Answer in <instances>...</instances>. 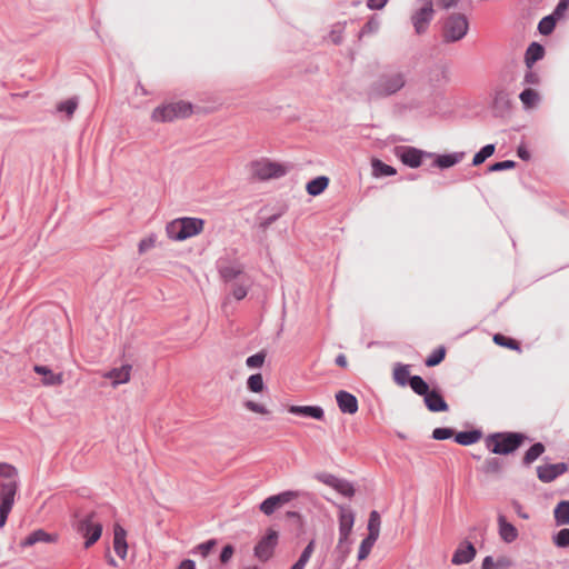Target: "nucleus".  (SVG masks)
<instances>
[{"instance_id": "1", "label": "nucleus", "mask_w": 569, "mask_h": 569, "mask_svg": "<svg viewBox=\"0 0 569 569\" xmlns=\"http://www.w3.org/2000/svg\"><path fill=\"white\" fill-rule=\"evenodd\" d=\"M408 81V71L397 66L385 67L366 89L368 100L386 99L401 91Z\"/></svg>"}, {"instance_id": "2", "label": "nucleus", "mask_w": 569, "mask_h": 569, "mask_svg": "<svg viewBox=\"0 0 569 569\" xmlns=\"http://www.w3.org/2000/svg\"><path fill=\"white\" fill-rule=\"evenodd\" d=\"M72 528L84 538V548L87 549L93 546L102 535V523L97 519L94 511L88 513L74 512Z\"/></svg>"}, {"instance_id": "3", "label": "nucleus", "mask_w": 569, "mask_h": 569, "mask_svg": "<svg viewBox=\"0 0 569 569\" xmlns=\"http://www.w3.org/2000/svg\"><path fill=\"white\" fill-rule=\"evenodd\" d=\"M526 439L520 432H496L486 439L488 449L495 455H509L516 451Z\"/></svg>"}, {"instance_id": "4", "label": "nucleus", "mask_w": 569, "mask_h": 569, "mask_svg": "<svg viewBox=\"0 0 569 569\" xmlns=\"http://www.w3.org/2000/svg\"><path fill=\"white\" fill-rule=\"evenodd\" d=\"M469 30V22L465 14L452 13L443 22L442 41L445 43L458 42L465 38Z\"/></svg>"}, {"instance_id": "5", "label": "nucleus", "mask_w": 569, "mask_h": 569, "mask_svg": "<svg viewBox=\"0 0 569 569\" xmlns=\"http://www.w3.org/2000/svg\"><path fill=\"white\" fill-rule=\"evenodd\" d=\"M192 112V106L184 101L171 102L157 107L151 114L156 122H170L179 118H186Z\"/></svg>"}, {"instance_id": "6", "label": "nucleus", "mask_w": 569, "mask_h": 569, "mask_svg": "<svg viewBox=\"0 0 569 569\" xmlns=\"http://www.w3.org/2000/svg\"><path fill=\"white\" fill-rule=\"evenodd\" d=\"M433 17L435 9L432 0H416V8L410 17L415 32L417 34L426 33Z\"/></svg>"}, {"instance_id": "7", "label": "nucleus", "mask_w": 569, "mask_h": 569, "mask_svg": "<svg viewBox=\"0 0 569 569\" xmlns=\"http://www.w3.org/2000/svg\"><path fill=\"white\" fill-rule=\"evenodd\" d=\"M251 173L259 180H269L283 177L287 169L280 163L262 159L251 162Z\"/></svg>"}, {"instance_id": "8", "label": "nucleus", "mask_w": 569, "mask_h": 569, "mask_svg": "<svg viewBox=\"0 0 569 569\" xmlns=\"http://www.w3.org/2000/svg\"><path fill=\"white\" fill-rule=\"evenodd\" d=\"M278 531H276L272 528H269L266 535L254 546V557L262 562L268 561L273 555L274 548L277 547L278 543Z\"/></svg>"}, {"instance_id": "9", "label": "nucleus", "mask_w": 569, "mask_h": 569, "mask_svg": "<svg viewBox=\"0 0 569 569\" xmlns=\"http://www.w3.org/2000/svg\"><path fill=\"white\" fill-rule=\"evenodd\" d=\"M298 497L297 491L287 490L278 495L266 498L259 506V509L266 516H271L278 508L290 502L292 499Z\"/></svg>"}, {"instance_id": "10", "label": "nucleus", "mask_w": 569, "mask_h": 569, "mask_svg": "<svg viewBox=\"0 0 569 569\" xmlns=\"http://www.w3.org/2000/svg\"><path fill=\"white\" fill-rule=\"evenodd\" d=\"M355 525V512L350 508L340 507L339 513V541L338 549H342V542L348 541Z\"/></svg>"}, {"instance_id": "11", "label": "nucleus", "mask_w": 569, "mask_h": 569, "mask_svg": "<svg viewBox=\"0 0 569 569\" xmlns=\"http://www.w3.org/2000/svg\"><path fill=\"white\" fill-rule=\"evenodd\" d=\"M396 156L401 160V162L410 168H418L425 156H431V153H427L413 147H398L396 148Z\"/></svg>"}, {"instance_id": "12", "label": "nucleus", "mask_w": 569, "mask_h": 569, "mask_svg": "<svg viewBox=\"0 0 569 569\" xmlns=\"http://www.w3.org/2000/svg\"><path fill=\"white\" fill-rule=\"evenodd\" d=\"M567 470L568 465L566 462L547 463L537 467V477L541 482L549 483L566 473Z\"/></svg>"}, {"instance_id": "13", "label": "nucleus", "mask_w": 569, "mask_h": 569, "mask_svg": "<svg viewBox=\"0 0 569 569\" xmlns=\"http://www.w3.org/2000/svg\"><path fill=\"white\" fill-rule=\"evenodd\" d=\"M19 485L17 480L0 483V508L12 510Z\"/></svg>"}, {"instance_id": "14", "label": "nucleus", "mask_w": 569, "mask_h": 569, "mask_svg": "<svg viewBox=\"0 0 569 569\" xmlns=\"http://www.w3.org/2000/svg\"><path fill=\"white\" fill-rule=\"evenodd\" d=\"M336 401L341 412L353 415L358 411V399L352 393L340 390L336 393Z\"/></svg>"}, {"instance_id": "15", "label": "nucleus", "mask_w": 569, "mask_h": 569, "mask_svg": "<svg viewBox=\"0 0 569 569\" xmlns=\"http://www.w3.org/2000/svg\"><path fill=\"white\" fill-rule=\"evenodd\" d=\"M288 411L296 416L308 417L316 420L325 418V410L320 406H289Z\"/></svg>"}, {"instance_id": "16", "label": "nucleus", "mask_w": 569, "mask_h": 569, "mask_svg": "<svg viewBox=\"0 0 569 569\" xmlns=\"http://www.w3.org/2000/svg\"><path fill=\"white\" fill-rule=\"evenodd\" d=\"M126 538L127 531L124 528L116 523L113 526V549L121 559H124L127 556L128 543Z\"/></svg>"}, {"instance_id": "17", "label": "nucleus", "mask_w": 569, "mask_h": 569, "mask_svg": "<svg viewBox=\"0 0 569 569\" xmlns=\"http://www.w3.org/2000/svg\"><path fill=\"white\" fill-rule=\"evenodd\" d=\"M425 405L431 412H443L449 409L441 393L433 389L423 398Z\"/></svg>"}, {"instance_id": "18", "label": "nucleus", "mask_w": 569, "mask_h": 569, "mask_svg": "<svg viewBox=\"0 0 569 569\" xmlns=\"http://www.w3.org/2000/svg\"><path fill=\"white\" fill-rule=\"evenodd\" d=\"M476 557V548L471 542L461 543L452 556V563H469Z\"/></svg>"}, {"instance_id": "19", "label": "nucleus", "mask_w": 569, "mask_h": 569, "mask_svg": "<svg viewBox=\"0 0 569 569\" xmlns=\"http://www.w3.org/2000/svg\"><path fill=\"white\" fill-rule=\"evenodd\" d=\"M36 373L42 376V383L48 387L60 386L63 382L61 372L54 373L49 367L36 365L33 367Z\"/></svg>"}, {"instance_id": "20", "label": "nucleus", "mask_w": 569, "mask_h": 569, "mask_svg": "<svg viewBox=\"0 0 569 569\" xmlns=\"http://www.w3.org/2000/svg\"><path fill=\"white\" fill-rule=\"evenodd\" d=\"M57 539H58V536L50 535L47 531H44L43 529H38V530L32 531L30 535H28L21 541L20 546L26 548V547H31L38 542L51 543V542H56Z\"/></svg>"}, {"instance_id": "21", "label": "nucleus", "mask_w": 569, "mask_h": 569, "mask_svg": "<svg viewBox=\"0 0 569 569\" xmlns=\"http://www.w3.org/2000/svg\"><path fill=\"white\" fill-rule=\"evenodd\" d=\"M498 526L500 538L505 542L511 543L518 538L517 528L512 523L508 522L503 515L498 516Z\"/></svg>"}, {"instance_id": "22", "label": "nucleus", "mask_w": 569, "mask_h": 569, "mask_svg": "<svg viewBox=\"0 0 569 569\" xmlns=\"http://www.w3.org/2000/svg\"><path fill=\"white\" fill-rule=\"evenodd\" d=\"M179 219L187 239L197 236L203 229L204 221L200 218L183 217Z\"/></svg>"}, {"instance_id": "23", "label": "nucleus", "mask_w": 569, "mask_h": 569, "mask_svg": "<svg viewBox=\"0 0 569 569\" xmlns=\"http://www.w3.org/2000/svg\"><path fill=\"white\" fill-rule=\"evenodd\" d=\"M492 108L498 114H503L510 108V97L507 90L497 89L493 94Z\"/></svg>"}, {"instance_id": "24", "label": "nucleus", "mask_w": 569, "mask_h": 569, "mask_svg": "<svg viewBox=\"0 0 569 569\" xmlns=\"http://www.w3.org/2000/svg\"><path fill=\"white\" fill-rule=\"evenodd\" d=\"M545 56V48L542 44L538 42H531L526 50L525 62L528 69H531L532 66L541 60Z\"/></svg>"}, {"instance_id": "25", "label": "nucleus", "mask_w": 569, "mask_h": 569, "mask_svg": "<svg viewBox=\"0 0 569 569\" xmlns=\"http://www.w3.org/2000/svg\"><path fill=\"white\" fill-rule=\"evenodd\" d=\"M465 157V152H452L438 154L435 159L433 166L446 169L459 163Z\"/></svg>"}, {"instance_id": "26", "label": "nucleus", "mask_w": 569, "mask_h": 569, "mask_svg": "<svg viewBox=\"0 0 569 569\" xmlns=\"http://www.w3.org/2000/svg\"><path fill=\"white\" fill-rule=\"evenodd\" d=\"M130 365H123L120 368H113L110 370L106 377L112 380L113 386H118L121 383H126L130 380Z\"/></svg>"}, {"instance_id": "27", "label": "nucleus", "mask_w": 569, "mask_h": 569, "mask_svg": "<svg viewBox=\"0 0 569 569\" xmlns=\"http://www.w3.org/2000/svg\"><path fill=\"white\" fill-rule=\"evenodd\" d=\"M482 437V432L478 429L459 431L455 435V441L461 446H471L478 442Z\"/></svg>"}, {"instance_id": "28", "label": "nucleus", "mask_w": 569, "mask_h": 569, "mask_svg": "<svg viewBox=\"0 0 569 569\" xmlns=\"http://www.w3.org/2000/svg\"><path fill=\"white\" fill-rule=\"evenodd\" d=\"M553 518L557 526L569 525V501L561 500L553 510Z\"/></svg>"}, {"instance_id": "29", "label": "nucleus", "mask_w": 569, "mask_h": 569, "mask_svg": "<svg viewBox=\"0 0 569 569\" xmlns=\"http://www.w3.org/2000/svg\"><path fill=\"white\" fill-rule=\"evenodd\" d=\"M329 184V178L326 176H319L310 180L307 186L306 190L310 196H319L321 194L326 188Z\"/></svg>"}, {"instance_id": "30", "label": "nucleus", "mask_w": 569, "mask_h": 569, "mask_svg": "<svg viewBox=\"0 0 569 569\" xmlns=\"http://www.w3.org/2000/svg\"><path fill=\"white\" fill-rule=\"evenodd\" d=\"M372 174L377 178L379 177H389L397 173L396 168L385 163L379 159H372L371 161Z\"/></svg>"}, {"instance_id": "31", "label": "nucleus", "mask_w": 569, "mask_h": 569, "mask_svg": "<svg viewBox=\"0 0 569 569\" xmlns=\"http://www.w3.org/2000/svg\"><path fill=\"white\" fill-rule=\"evenodd\" d=\"M410 367L409 365H402V363H397L395 369H393V380L396 381V383H398L399 386H407L409 385V380L411 379L412 376H410Z\"/></svg>"}, {"instance_id": "32", "label": "nucleus", "mask_w": 569, "mask_h": 569, "mask_svg": "<svg viewBox=\"0 0 569 569\" xmlns=\"http://www.w3.org/2000/svg\"><path fill=\"white\" fill-rule=\"evenodd\" d=\"M519 99L522 102L525 109H531L538 104L540 101V96L536 90L526 88L520 92Z\"/></svg>"}, {"instance_id": "33", "label": "nucleus", "mask_w": 569, "mask_h": 569, "mask_svg": "<svg viewBox=\"0 0 569 569\" xmlns=\"http://www.w3.org/2000/svg\"><path fill=\"white\" fill-rule=\"evenodd\" d=\"M168 238L174 241H183L187 239L186 233L181 227L180 219L169 222L166 227Z\"/></svg>"}, {"instance_id": "34", "label": "nucleus", "mask_w": 569, "mask_h": 569, "mask_svg": "<svg viewBox=\"0 0 569 569\" xmlns=\"http://www.w3.org/2000/svg\"><path fill=\"white\" fill-rule=\"evenodd\" d=\"M250 287V280L246 277H240L238 282L232 283L231 293L238 301L246 298L248 289Z\"/></svg>"}, {"instance_id": "35", "label": "nucleus", "mask_w": 569, "mask_h": 569, "mask_svg": "<svg viewBox=\"0 0 569 569\" xmlns=\"http://www.w3.org/2000/svg\"><path fill=\"white\" fill-rule=\"evenodd\" d=\"M545 452V446L541 442L533 443L525 453L522 463L525 466L531 465Z\"/></svg>"}, {"instance_id": "36", "label": "nucleus", "mask_w": 569, "mask_h": 569, "mask_svg": "<svg viewBox=\"0 0 569 569\" xmlns=\"http://www.w3.org/2000/svg\"><path fill=\"white\" fill-rule=\"evenodd\" d=\"M325 482L333 486L345 497H352L355 495V488L347 481L338 480L330 476V480H326Z\"/></svg>"}, {"instance_id": "37", "label": "nucleus", "mask_w": 569, "mask_h": 569, "mask_svg": "<svg viewBox=\"0 0 569 569\" xmlns=\"http://www.w3.org/2000/svg\"><path fill=\"white\" fill-rule=\"evenodd\" d=\"M409 386L415 393L423 398L431 391L428 383L420 376H412L409 380Z\"/></svg>"}, {"instance_id": "38", "label": "nucleus", "mask_w": 569, "mask_h": 569, "mask_svg": "<svg viewBox=\"0 0 569 569\" xmlns=\"http://www.w3.org/2000/svg\"><path fill=\"white\" fill-rule=\"evenodd\" d=\"M496 151V146L493 143H489L483 146L472 159V166H480L489 157H491Z\"/></svg>"}, {"instance_id": "39", "label": "nucleus", "mask_w": 569, "mask_h": 569, "mask_svg": "<svg viewBox=\"0 0 569 569\" xmlns=\"http://www.w3.org/2000/svg\"><path fill=\"white\" fill-rule=\"evenodd\" d=\"M380 523L379 512L377 510H372L368 520V535L378 539L380 535Z\"/></svg>"}, {"instance_id": "40", "label": "nucleus", "mask_w": 569, "mask_h": 569, "mask_svg": "<svg viewBox=\"0 0 569 569\" xmlns=\"http://www.w3.org/2000/svg\"><path fill=\"white\" fill-rule=\"evenodd\" d=\"M557 20L558 19H556L555 16L551 14L543 17L538 23V31L542 36L550 34L556 28Z\"/></svg>"}, {"instance_id": "41", "label": "nucleus", "mask_w": 569, "mask_h": 569, "mask_svg": "<svg viewBox=\"0 0 569 569\" xmlns=\"http://www.w3.org/2000/svg\"><path fill=\"white\" fill-rule=\"evenodd\" d=\"M377 540H378L377 538L368 535L361 541L359 550H358V560L359 561L365 560L369 556V553Z\"/></svg>"}, {"instance_id": "42", "label": "nucleus", "mask_w": 569, "mask_h": 569, "mask_svg": "<svg viewBox=\"0 0 569 569\" xmlns=\"http://www.w3.org/2000/svg\"><path fill=\"white\" fill-rule=\"evenodd\" d=\"M552 543L557 548H569V528H562L552 536Z\"/></svg>"}, {"instance_id": "43", "label": "nucleus", "mask_w": 569, "mask_h": 569, "mask_svg": "<svg viewBox=\"0 0 569 569\" xmlns=\"http://www.w3.org/2000/svg\"><path fill=\"white\" fill-rule=\"evenodd\" d=\"M247 388L251 392H261L264 388V382L261 373L251 375L247 380Z\"/></svg>"}, {"instance_id": "44", "label": "nucleus", "mask_w": 569, "mask_h": 569, "mask_svg": "<svg viewBox=\"0 0 569 569\" xmlns=\"http://www.w3.org/2000/svg\"><path fill=\"white\" fill-rule=\"evenodd\" d=\"M78 107V99L70 98L64 101H61L57 106V111L64 112L69 118H71Z\"/></svg>"}, {"instance_id": "45", "label": "nucleus", "mask_w": 569, "mask_h": 569, "mask_svg": "<svg viewBox=\"0 0 569 569\" xmlns=\"http://www.w3.org/2000/svg\"><path fill=\"white\" fill-rule=\"evenodd\" d=\"M446 357V349L445 347H439L436 350L431 352L425 360V365L427 367H435L438 366Z\"/></svg>"}, {"instance_id": "46", "label": "nucleus", "mask_w": 569, "mask_h": 569, "mask_svg": "<svg viewBox=\"0 0 569 569\" xmlns=\"http://www.w3.org/2000/svg\"><path fill=\"white\" fill-rule=\"evenodd\" d=\"M493 342L498 346L506 347L511 350H520V346H519L518 341H516L515 339H511L509 337H506L501 333H496L493 336Z\"/></svg>"}, {"instance_id": "47", "label": "nucleus", "mask_w": 569, "mask_h": 569, "mask_svg": "<svg viewBox=\"0 0 569 569\" xmlns=\"http://www.w3.org/2000/svg\"><path fill=\"white\" fill-rule=\"evenodd\" d=\"M0 477L6 481L17 480L18 470L12 465L0 462Z\"/></svg>"}, {"instance_id": "48", "label": "nucleus", "mask_w": 569, "mask_h": 569, "mask_svg": "<svg viewBox=\"0 0 569 569\" xmlns=\"http://www.w3.org/2000/svg\"><path fill=\"white\" fill-rule=\"evenodd\" d=\"M241 270L233 266L224 267L220 270V274L226 282L233 281L241 276Z\"/></svg>"}, {"instance_id": "49", "label": "nucleus", "mask_w": 569, "mask_h": 569, "mask_svg": "<svg viewBox=\"0 0 569 569\" xmlns=\"http://www.w3.org/2000/svg\"><path fill=\"white\" fill-rule=\"evenodd\" d=\"M266 359V353L263 351L257 352L247 358L246 365L249 368H260Z\"/></svg>"}, {"instance_id": "50", "label": "nucleus", "mask_w": 569, "mask_h": 569, "mask_svg": "<svg viewBox=\"0 0 569 569\" xmlns=\"http://www.w3.org/2000/svg\"><path fill=\"white\" fill-rule=\"evenodd\" d=\"M453 430L447 427H439L433 429L432 439L435 440H447L453 436Z\"/></svg>"}, {"instance_id": "51", "label": "nucleus", "mask_w": 569, "mask_h": 569, "mask_svg": "<svg viewBox=\"0 0 569 569\" xmlns=\"http://www.w3.org/2000/svg\"><path fill=\"white\" fill-rule=\"evenodd\" d=\"M516 167V162L512 161V160H503V161H498V162H495L492 164H490L488 167V170L491 171V172H496V171H503V170H509V169H513Z\"/></svg>"}, {"instance_id": "52", "label": "nucleus", "mask_w": 569, "mask_h": 569, "mask_svg": "<svg viewBox=\"0 0 569 569\" xmlns=\"http://www.w3.org/2000/svg\"><path fill=\"white\" fill-rule=\"evenodd\" d=\"M216 545H217L216 539L207 540L202 543H199L196 547V552L200 553L202 557H207Z\"/></svg>"}, {"instance_id": "53", "label": "nucleus", "mask_w": 569, "mask_h": 569, "mask_svg": "<svg viewBox=\"0 0 569 569\" xmlns=\"http://www.w3.org/2000/svg\"><path fill=\"white\" fill-rule=\"evenodd\" d=\"M315 540H311L302 550L298 561L303 563L305 566L308 563L313 550H315Z\"/></svg>"}, {"instance_id": "54", "label": "nucleus", "mask_w": 569, "mask_h": 569, "mask_svg": "<svg viewBox=\"0 0 569 569\" xmlns=\"http://www.w3.org/2000/svg\"><path fill=\"white\" fill-rule=\"evenodd\" d=\"M501 469V461L498 458H490L485 461L486 472H499Z\"/></svg>"}, {"instance_id": "55", "label": "nucleus", "mask_w": 569, "mask_h": 569, "mask_svg": "<svg viewBox=\"0 0 569 569\" xmlns=\"http://www.w3.org/2000/svg\"><path fill=\"white\" fill-rule=\"evenodd\" d=\"M379 20L375 17L370 18L361 29V33H375L379 29Z\"/></svg>"}, {"instance_id": "56", "label": "nucleus", "mask_w": 569, "mask_h": 569, "mask_svg": "<svg viewBox=\"0 0 569 569\" xmlns=\"http://www.w3.org/2000/svg\"><path fill=\"white\" fill-rule=\"evenodd\" d=\"M244 407H246L248 410H250V411H252V412H256V413H261V415H266V413H268V410H267V408H266L264 406H262V405H260V403H258V402H254V401H252V400H247V401L244 402Z\"/></svg>"}, {"instance_id": "57", "label": "nucleus", "mask_w": 569, "mask_h": 569, "mask_svg": "<svg viewBox=\"0 0 569 569\" xmlns=\"http://www.w3.org/2000/svg\"><path fill=\"white\" fill-rule=\"evenodd\" d=\"M336 552L338 553L337 562L342 565L346 561V559H347V557H348V555L350 552L349 540L346 541V542H342V549L341 550H339L338 546H337L336 547Z\"/></svg>"}, {"instance_id": "58", "label": "nucleus", "mask_w": 569, "mask_h": 569, "mask_svg": "<svg viewBox=\"0 0 569 569\" xmlns=\"http://www.w3.org/2000/svg\"><path fill=\"white\" fill-rule=\"evenodd\" d=\"M568 7L569 0H560L551 16H555L556 19H560L563 16L565 11L568 9Z\"/></svg>"}, {"instance_id": "59", "label": "nucleus", "mask_w": 569, "mask_h": 569, "mask_svg": "<svg viewBox=\"0 0 569 569\" xmlns=\"http://www.w3.org/2000/svg\"><path fill=\"white\" fill-rule=\"evenodd\" d=\"M539 80H540V78H539L538 73L532 71L531 69H529L525 73L522 83L523 84H538Z\"/></svg>"}, {"instance_id": "60", "label": "nucleus", "mask_w": 569, "mask_h": 569, "mask_svg": "<svg viewBox=\"0 0 569 569\" xmlns=\"http://www.w3.org/2000/svg\"><path fill=\"white\" fill-rule=\"evenodd\" d=\"M233 552V547L231 545H226L220 552V561L222 563H227L231 559Z\"/></svg>"}, {"instance_id": "61", "label": "nucleus", "mask_w": 569, "mask_h": 569, "mask_svg": "<svg viewBox=\"0 0 569 569\" xmlns=\"http://www.w3.org/2000/svg\"><path fill=\"white\" fill-rule=\"evenodd\" d=\"M154 238L153 237H149V238H144L142 240H140L139 242V252L140 253H143L146 252L147 250L151 249L152 247H154Z\"/></svg>"}, {"instance_id": "62", "label": "nucleus", "mask_w": 569, "mask_h": 569, "mask_svg": "<svg viewBox=\"0 0 569 569\" xmlns=\"http://www.w3.org/2000/svg\"><path fill=\"white\" fill-rule=\"evenodd\" d=\"M389 0H368L367 1V7L370 9V10H381L382 8L386 7V4L388 3Z\"/></svg>"}, {"instance_id": "63", "label": "nucleus", "mask_w": 569, "mask_h": 569, "mask_svg": "<svg viewBox=\"0 0 569 569\" xmlns=\"http://www.w3.org/2000/svg\"><path fill=\"white\" fill-rule=\"evenodd\" d=\"M280 213H276V214H272L270 217H267L264 218L261 222H260V228H262L263 230H266L267 228H269L273 222H276L279 218H280Z\"/></svg>"}, {"instance_id": "64", "label": "nucleus", "mask_w": 569, "mask_h": 569, "mask_svg": "<svg viewBox=\"0 0 569 569\" xmlns=\"http://www.w3.org/2000/svg\"><path fill=\"white\" fill-rule=\"evenodd\" d=\"M517 154L523 161H528L531 158V154H530L529 150L523 144H520L517 148Z\"/></svg>"}]
</instances>
